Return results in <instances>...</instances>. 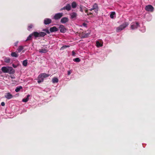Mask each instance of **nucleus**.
I'll return each instance as SVG.
<instances>
[{
    "mask_svg": "<svg viewBox=\"0 0 155 155\" xmlns=\"http://www.w3.org/2000/svg\"><path fill=\"white\" fill-rule=\"evenodd\" d=\"M2 71L4 73H8L9 74H13L15 73V71L12 67H3L1 68Z\"/></svg>",
    "mask_w": 155,
    "mask_h": 155,
    "instance_id": "nucleus-1",
    "label": "nucleus"
},
{
    "mask_svg": "<svg viewBox=\"0 0 155 155\" xmlns=\"http://www.w3.org/2000/svg\"><path fill=\"white\" fill-rule=\"evenodd\" d=\"M50 75V74H47L45 73L41 74L38 76L37 80L38 83L40 84L43 81L44 79L45 78L48 77Z\"/></svg>",
    "mask_w": 155,
    "mask_h": 155,
    "instance_id": "nucleus-2",
    "label": "nucleus"
},
{
    "mask_svg": "<svg viewBox=\"0 0 155 155\" xmlns=\"http://www.w3.org/2000/svg\"><path fill=\"white\" fill-rule=\"evenodd\" d=\"M129 25L128 22H125L122 25H121L120 26L117 27L116 29V31L119 32L125 28Z\"/></svg>",
    "mask_w": 155,
    "mask_h": 155,
    "instance_id": "nucleus-3",
    "label": "nucleus"
},
{
    "mask_svg": "<svg viewBox=\"0 0 155 155\" xmlns=\"http://www.w3.org/2000/svg\"><path fill=\"white\" fill-rule=\"evenodd\" d=\"M145 10L148 12H152L154 10V8L151 5H149L145 7Z\"/></svg>",
    "mask_w": 155,
    "mask_h": 155,
    "instance_id": "nucleus-4",
    "label": "nucleus"
},
{
    "mask_svg": "<svg viewBox=\"0 0 155 155\" xmlns=\"http://www.w3.org/2000/svg\"><path fill=\"white\" fill-rule=\"evenodd\" d=\"M63 15V13H59L55 14L54 16V18L55 20H58L60 19Z\"/></svg>",
    "mask_w": 155,
    "mask_h": 155,
    "instance_id": "nucleus-5",
    "label": "nucleus"
},
{
    "mask_svg": "<svg viewBox=\"0 0 155 155\" xmlns=\"http://www.w3.org/2000/svg\"><path fill=\"white\" fill-rule=\"evenodd\" d=\"M139 26L138 22H133L131 24L130 28L132 29H134L137 28Z\"/></svg>",
    "mask_w": 155,
    "mask_h": 155,
    "instance_id": "nucleus-6",
    "label": "nucleus"
},
{
    "mask_svg": "<svg viewBox=\"0 0 155 155\" xmlns=\"http://www.w3.org/2000/svg\"><path fill=\"white\" fill-rule=\"evenodd\" d=\"M71 7L70 5L69 4H68L66 6L62 8L61 9V10H66L68 11H69L71 9Z\"/></svg>",
    "mask_w": 155,
    "mask_h": 155,
    "instance_id": "nucleus-7",
    "label": "nucleus"
},
{
    "mask_svg": "<svg viewBox=\"0 0 155 155\" xmlns=\"http://www.w3.org/2000/svg\"><path fill=\"white\" fill-rule=\"evenodd\" d=\"M5 97L8 99H10L13 97V96L10 93L8 92L5 94Z\"/></svg>",
    "mask_w": 155,
    "mask_h": 155,
    "instance_id": "nucleus-8",
    "label": "nucleus"
},
{
    "mask_svg": "<svg viewBox=\"0 0 155 155\" xmlns=\"http://www.w3.org/2000/svg\"><path fill=\"white\" fill-rule=\"evenodd\" d=\"M60 31L61 33H64L66 32V29L64 26L63 25H61L59 27Z\"/></svg>",
    "mask_w": 155,
    "mask_h": 155,
    "instance_id": "nucleus-9",
    "label": "nucleus"
},
{
    "mask_svg": "<svg viewBox=\"0 0 155 155\" xmlns=\"http://www.w3.org/2000/svg\"><path fill=\"white\" fill-rule=\"evenodd\" d=\"M93 9H94V10L95 12L97 13L98 12V7L97 5V4L96 3H95L93 5Z\"/></svg>",
    "mask_w": 155,
    "mask_h": 155,
    "instance_id": "nucleus-10",
    "label": "nucleus"
},
{
    "mask_svg": "<svg viewBox=\"0 0 155 155\" xmlns=\"http://www.w3.org/2000/svg\"><path fill=\"white\" fill-rule=\"evenodd\" d=\"M69 15L71 19L76 18L77 15V13L74 12H72Z\"/></svg>",
    "mask_w": 155,
    "mask_h": 155,
    "instance_id": "nucleus-11",
    "label": "nucleus"
},
{
    "mask_svg": "<svg viewBox=\"0 0 155 155\" xmlns=\"http://www.w3.org/2000/svg\"><path fill=\"white\" fill-rule=\"evenodd\" d=\"M51 22V20L50 18H46L44 20V23L46 25L49 24Z\"/></svg>",
    "mask_w": 155,
    "mask_h": 155,
    "instance_id": "nucleus-12",
    "label": "nucleus"
},
{
    "mask_svg": "<svg viewBox=\"0 0 155 155\" xmlns=\"http://www.w3.org/2000/svg\"><path fill=\"white\" fill-rule=\"evenodd\" d=\"M58 28H57L55 26H54L50 28V31L51 32L57 31L58 30Z\"/></svg>",
    "mask_w": 155,
    "mask_h": 155,
    "instance_id": "nucleus-13",
    "label": "nucleus"
},
{
    "mask_svg": "<svg viewBox=\"0 0 155 155\" xmlns=\"http://www.w3.org/2000/svg\"><path fill=\"white\" fill-rule=\"evenodd\" d=\"M68 21V18L67 17H64L62 18L61 20V22L62 23H65Z\"/></svg>",
    "mask_w": 155,
    "mask_h": 155,
    "instance_id": "nucleus-14",
    "label": "nucleus"
},
{
    "mask_svg": "<svg viewBox=\"0 0 155 155\" xmlns=\"http://www.w3.org/2000/svg\"><path fill=\"white\" fill-rule=\"evenodd\" d=\"M58 79L55 77H54L52 80V82L53 83H57L58 82Z\"/></svg>",
    "mask_w": 155,
    "mask_h": 155,
    "instance_id": "nucleus-15",
    "label": "nucleus"
},
{
    "mask_svg": "<svg viewBox=\"0 0 155 155\" xmlns=\"http://www.w3.org/2000/svg\"><path fill=\"white\" fill-rule=\"evenodd\" d=\"M39 52L42 53H45L48 51L47 49L45 48H42L39 50Z\"/></svg>",
    "mask_w": 155,
    "mask_h": 155,
    "instance_id": "nucleus-16",
    "label": "nucleus"
},
{
    "mask_svg": "<svg viewBox=\"0 0 155 155\" xmlns=\"http://www.w3.org/2000/svg\"><path fill=\"white\" fill-rule=\"evenodd\" d=\"M11 55L13 57H15V58H17L18 56V54L16 52H12L11 54Z\"/></svg>",
    "mask_w": 155,
    "mask_h": 155,
    "instance_id": "nucleus-17",
    "label": "nucleus"
},
{
    "mask_svg": "<svg viewBox=\"0 0 155 155\" xmlns=\"http://www.w3.org/2000/svg\"><path fill=\"white\" fill-rule=\"evenodd\" d=\"M96 46L97 47H101L103 45V42H100L98 41H97L96 42Z\"/></svg>",
    "mask_w": 155,
    "mask_h": 155,
    "instance_id": "nucleus-18",
    "label": "nucleus"
},
{
    "mask_svg": "<svg viewBox=\"0 0 155 155\" xmlns=\"http://www.w3.org/2000/svg\"><path fill=\"white\" fill-rule=\"evenodd\" d=\"M32 34H33V35H34L35 38L39 37V33L37 32H34Z\"/></svg>",
    "mask_w": 155,
    "mask_h": 155,
    "instance_id": "nucleus-19",
    "label": "nucleus"
},
{
    "mask_svg": "<svg viewBox=\"0 0 155 155\" xmlns=\"http://www.w3.org/2000/svg\"><path fill=\"white\" fill-rule=\"evenodd\" d=\"M39 37H44L46 35V34L45 32H40L39 33Z\"/></svg>",
    "mask_w": 155,
    "mask_h": 155,
    "instance_id": "nucleus-20",
    "label": "nucleus"
},
{
    "mask_svg": "<svg viewBox=\"0 0 155 155\" xmlns=\"http://www.w3.org/2000/svg\"><path fill=\"white\" fill-rule=\"evenodd\" d=\"M22 64L24 66H27L28 64L27 60H24L22 62Z\"/></svg>",
    "mask_w": 155,
    "mask_h": 155,
    "instance_id": "nucleus-21",
    "label": "nucleus"
},
{
    "mask_svg": "<svg viewBox=\"0 0 155 155\" xmlns=\"http://www.w3.org/2000/svg\"><path fill=\"white\" fill-rule=\"evenodd\" d=\"M115 16V13L114 12H111L110 17L111 18H113Z\"/></svg>",
    "mask_w": 155,
    "mask_h": 155,
    "instance_id": "nucleus-22",
    "label": "nucleus"
},
{
    "mask_svg": "<svg viewBox=\"0 0 155 155\" xmlns=\"http://www.w3.org/2000/svg\"><path fill=\"white\" fill-rule=\"evenodd\" d=\"M23 49V47L22 46H19L17 49L18 52H21L22 50Z\"/></svg>",
    "mask_w": 155,
    "mask_h": 155,
    "instance_id": "nucleus-23",
    "label": "nucleus"
},
{
    "mask_svg": "<svg viewBox=\"0 0 155 155\" xmlns=\"http://www.w3.org/2000/svg\"><path fill=\"white\" fill-rule=\"evenodd\" d=\"M77 6V4L75 2H73L71 4V6L73 8H75Z\"/></svg>",
    "mask_w": 155,
    "mask_h": 155,
    "instance_id": "nucleus-24",
    "label": "nucleus"
},
{
    "mask_svg": "<svg viewBox=\"0 0 155 155\" xmlns=\"http://www.w3.org/2000/svg\"><path fill=\"white\" fill-rule=\"evenodd\" d=\"M10 61V59L8 58H6L4 59V61L6 63H9Z\"/></svg>",
    "mask_w": 155,
    "mask_h": 155,
    "instance_id": "nucleus-25",
    "label": "nucleus"
},
{
    "mask_svg": "<svg viewBox=\"0 0 155 155\" xmlns=\"http://www.w3.org/2000/svg\"><path fill=\"white\" fill-rule=\"evenodd\" d=\"M73 61L76 62H78L80 61V60L79 58H77L74 59Z\"/></svg>",
    "mask_w": 155,
    "mask_h": 155,
    "instance_id": "nucleus-26",
    "label": "nucleus"
},
{
    "mask_svg": "<svg viewBox=\"0 0 155 155\" xmlns=\"http://www.w3.org/2000/svg\"><path fill=\"white\" fill-rule=\"evenodd\" d=\"M29 99V98H28L27 97L26 98H24L22 99V101L25 102H26L28 101Z\"/></svg>",
    "mask_w": 155,
    "mask_h": 155,
    "instance_id": "nucleus-27",
    "label": "nucleus"
},
{
    "mask_svg": "<svg viewBox=\"0 0 155 155\" xmlns=\"http://www.w3.org/2000/svg\"><path fill=\"white\" fill-rule=\"evenodd\" d=\"M33 35V34L30 35L27 38L26 41L29 40L31 39V37Z\"/></svg>",
    "mask_w": 155,
    "mask_h": 155,
    "instance_id": "nucleus-28",
    "label": "nucleus"
},
{
    "mask_svg": "<svg viewBox=\"0 0 155 155\" xmlns=\"http://www.w3.org/2000/svg\"><path fill=\"white\" fill-rule=\"evenodd\" d=\"M43 31L46 32L48 34H49L50 33V32L49 31V30L47 29H43Z\"/></svg>",
    "mask_w": 155,
    "mask_h": 155,
    "instance_id": "nucleus-29",
    "label": "nucleus"
},
{
    "mask_svg": "<svg viewBox=\"0 0 155 155\" xmlns=\"http://www.w3.org/2000/svg\"><path fill=\"white\" fill-rule=\"evenodd\" d=\"M33 27V25H29L28 26V30H30Z\"/></svg>",
    "mask_w": 155,
    "mask_h": 155,
    "instance_id": "nucleus-30",
    "label": "nucleus"
},
{
    "mask_svg": "<svg viewBox=\"0 0 155 155\" xmlns=\"http://www.w3.org/2000/svg\"><path fill=\"white\" fill-rule=\"evenodd\" d=\"M70 47V46H69V45H64V46H63L61 48V49H65L67 47Z\"/></svg>",
    "mask_w": 155,
    "mask_h": 155,
    "instance_id": "nucleus-31",
    "label": "nucleus"
},
{
    "mask_svg": "<svg viewBox=\"0 0 155 155\" xmlns=\"http://www.w3.org/2000/svg\"><path fill=\"white\" fill-rule=\"evenodd\" d=\"M17 88L15 90V91L16 92H18L20 90L21 88Z\"/></svg>",
    "mask_w": 155,
    "mask_h": 155,
    "instance_id": "nucleus-32",
    "label": "nucleus"
},
{
    "mask_svg": "<svg viewBox=\"0 0 155 155\" xmlns=\"http://www.w3.org/2000/svg\"><path fill=\"white\" fill-rule=\"evenodd\" d=\"M72 72V71L71 70L68 71V75H69L70 74H71Z\"/></svg>",
    "mask_w": 155,
    "mask_h": 155,
    "instance_id": "nucleus-33",
    "label": "nucleus"
},
{
    "mask_svg": "<svg viewBox=\"0 0 155 155\" xmlns=\"http://www.w3.org/2000/svg\"><path fill=\"white\" fill-rule=\"evenodd\" d=\"M75 52L74 51H72V55L73 56H74L75 55Z\"/></svg>",
    "mask_w": 155,
    "mask_h": 155,
    "instance_id": "nucleus-34",
    "label": "nucleus"
},
{
    "mask_svg": "<svg viewBox=\"0 0 155 155\" xmlns=\"http://www.w3.org/2000/svg\"><path fill=\"white\" fill-rule=\"evenodd\" d=\"M1 105L2 106H4L5 105V103L4 102H2L1 103Z\"/></svg>",
    "mask_w": 155,
    "mask_h": 155,
    "instance_id": "nucleus-35",
    "label": "nucleus"
},
{
    "mask_svg": "<svg viewBox=\"0 0 155 155\" xmlns=\"http://www.w3.org/2000/svg\"><path fill=\"white\" fill-rule=\"evenodd\" d=\"M80 11L83 12V9H82V7H80Z\"/></svg>",
    "mask_w": 155,
    "mask_h": 155,
    "instance_id": "nucleus-36",
    "label": "nucleus"
},
{
    "mask_svg": "<svg viewBox=\"0 0 155 155\" xmlns=\"http://www.w3.org/2000/svg\"><path fill=\"white\" fill-rule=\"evenodd\" d=\"M85 27H87V24L86 23H83L82 24Z\"/></svg>",
    "mask_w": 155,
    "mask_h": 155,
    "instance_id": "nucleus-37",
    "label": "nucleus"
},
{
    "mask_svg": "<svg viewBox=\"0 0 155 155\" xmlns=\"http://www.w3.org/2000/svg\"><path fill=\"white\" fill-rule=\"evenodd\" d=\"M12 66L14 68H17V66L16 65H15L14 64H12Z\"/></svg>",
    "mask_w": 155,
    "mask_h": 155,
    "instance_id": "nucleus-38",
    "label": "nucleus"
},
{
    "mask_svg": "<svg viewBox=\"0 0 155 155\" xmlns=\"http://www.w3.org/2000/svg\"><path fill=\"white\" fill-rule=\"evenodd\" d=\"M30 95L29 94H28V95H27V97L28 98H29V97H30Z\"/></svg>",
    "mask_w": 155,
    "mask_h": 155,
    "instance_id": "nucleus-39",
    "label": "nucleus"
},
{
    "mask_svg": "<svg viewBox=\"0 0 155 155\" xmlns=\"http://www.w3.org/2000/svg\"><path fill=\"white\" fill-rule=\"evenodd\" d=\"M89 10L91 11L93 10H94V9H93V8H91V9H90Z\"/></svg>",
    "mask_w": 155,
    "mask_h": 155,
    "instance_id": "nucleus-40",
    "label": "nucleus"
},
{
    "mask_svg": "<svg viewBox=\"0 0 155 155\" xmlns=\"http://www.w3.org/2000/svg\"><path fill=\"white\" fill-rule=\"evenodd\" d=\"M18 44V42H16V43H15V45H16Z\"/></svg>",
    "mask_w": 155,
    "mask_h": 155,
    "instance_id": "nucleus-41",
    "label": "nucleus"
},
{
    "mask_svg": "<svg viewBox=\"0 0 155 155\" xmlns=\"http://www.w3.org/2000/svg\"><path fill=\"white\" fill-rule=\"evenodd\" d=\"M85 12H86V13H87V11L86 10V11H85Z\"/></svg>",
    "mask_w": 155,
    "mask_h": 155,
    "instance_id": "nucleus-42",
    "label": "nucleus"
},
{
    "mask_svg": "<svg viewBox=\"0 0 155 155\" xmlns=\"http://www.w3.org/2000/svg\"><path fill=\"white\" fill-rule=\"evenodd\" d=\"M1 73H2V72L0 71V74H1Z\"/></svg>",
    "mask_w": 155,
    "mask_h": 155,
    "instance_id": "nucleus-43",
    "label": "nucleus"
},
{
    "mask_svg": "<svg viewBox=\"0 0 155 155\" xmlns=\"http://www.w3.org/2000/svg\"><path fill=\"white\" fill-rule=\"evenodd\" d=\"M19 87H21V86H19Z\"/></svg>",
    "mask_w": 155,
    "mask_h": 155,
    "instance_id": "nucleus-44",
    "label": "nucleus"
}]
</instances>
